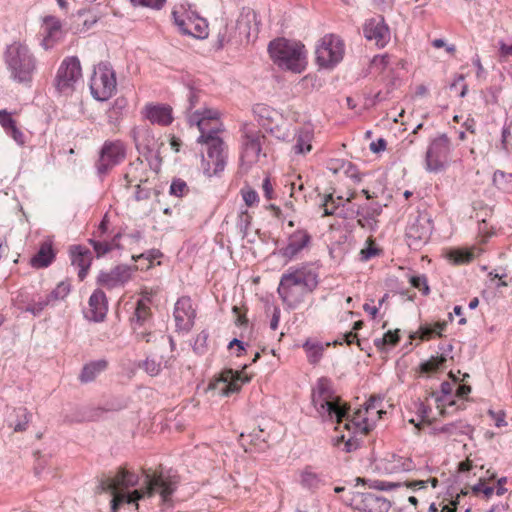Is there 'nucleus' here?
<instances>
[{
    "instance_id": "6e6552de",
    "label": "nucleus",
    "mask_w": 512,
    "mask_h": 512,
    "mask_svg": "<svg viewBox=\"0 0 512 512\" xmlns=\"http://www.w3.org/2000/svg\"><path fill=\"white\" fill-rule=\"evenodd\" d=\"M344 54V41L335 34L324 35L316 45V62L325 69L334 68L343 60Z\"/></svg>"
},
{
    "instance_id": "052dcab7",
    "label": "nucleus",
    "mask_w": 512,
    "mask_h": 512,
    "mask_svg": "<svg viewBox=\"0 0 512 512\" xmlns=\"http://www.w3.org/2000/svg\"><path fill=\"white\" fill-rule=\"evenodd\" d=\"M430 484L433 488H436L438 486V479L435 478V477H431L427 480H417V481H413L409 484H407L406 486L407 487H413V488H418V489H423V488H426L427 487V484Z\"/></svg>"
},
{
    "instance_id": "58836bf2",
    "label": "nucleus",
    "mask_w": 512,
    "mask_h": 512,
    "mask_svg": "<svg viewBox=\"0 0 512 512\" xmlns=\"http://www.w3.org/2000/svg\"><path fill=\"white\" fill-rule=\"evenodd\" d=\"M400 341L399 330H389L381 338L374 340V345L379 350H384L387 346H395Z\"/></svg>"
},
{
    "instance_id": "dca6fc26",
    "label": "nucleus",
    "mask_w": 512,
    "mask_h": 512,
    "mask_svg": "<svg viewBox=\"0 0 512 512\" xmlns=\"http://www.w3.org/2000/svg\"><path fill=\"white\" fill-rule=\"evenodd\" d=\"M266 138L260 133L246 134L243 141V149L240 157L241 166L245 169L250 168L260 160V157H266Z\"/></svg>"
},
{
    "instance_id": "7c9ffc66",
    "label": "nucleus",
    "mask_w": 512,
    "mask_h": 512,
    "mask_svg": "<svg viewBox=\"0 0 512 512\" xmlns=\"http://www.w3.org/2000/svg\"><path fill=\"white\" fill-rule=\"evenodd\" d=\"M31 417L32 414L27 410V408H15L11 415V419L9 420V427L13 428L15 432L26 431Z\"/></svg>"
},
{
    "instance_id": "f8f14e48",
    "label": "nucleus",
    "mask_w": 512,
    "mask_h": 512,
    "mask_svg": "<svg viewBox=\"0 0 512 512\" xmlns=\"http://www.w3.org/2000/svg\"><path fill=\"white\" fill-rule=\"evenodd\" d=\"M98 493H110L111 512H117L119 506L128 503V471L122 467L114 477L102 479L97 486Z\"/></svg>"
},
{
    "instance_id": "338daca9",
    "label": "nucleus",
    "mask_w": 512,
    "mask_h": 512,
    "mask_svg": "<svg viewBox=\"0 0 512 512\" xmlns=\"http://www.w3.org/2000/svg\"><path fill=\"white\" fill-rule=\"evenodd\" d=\"M234 315L236 316V324L239 326L246 325L248 323V319L246 317V312H242V309L238 306H234L232 309Z\"/></svg>"
},
{
    "instance_id": "f257e3e1",
    "label": "nucleus",
    "mask_w": 512,
    "mask_h": 512,
    "mask_svg": "<svg viewBox=\"0 0 512 512\" xmlns=\"http://www.w3.org/2000/svg\"><path fill=\"white\" fill-rule=\"evenodd\" d=\"M188 124L198 128L197 143L206 146L201 157L203 173L207 177L220 175L227 164V146L219 135L223 131L220 112L211 108L196 110L189 114Z\"/></svg>"
},
{
    "instance_id": "4468645a",
    "label": "nucleus",
    "mask_w": 512,
    "mask_h": 512,
    "mask_svg": "<svg viewBox=\"0 0 512 512\" xmlns=\"http://www.w3.org/2000/svg\"><path fill=\"white\" fill-rule=\"evenodd\" d=\"M433 229L432 220L426 212L417 211L409 217L405 236L410 247L417 248L429 239Z\"/></svg>"
},
{
    "instance_id": "5fc2aeb1",
    "label": "nucleus",
    "mask_w": 512,
    "mask_h": 512,
    "mask_svg": "<svg viewBox=\"0 0 512 512\" xmlns=\"http://www.w3.org/2000/svg\"><path fill=\"white\" fill-rule=\"evenodd\" d=\"M142 367L150 376L158 375L161 370L160 363L153 359H146L143 362Z\"/></svg>"
},
{
    "instance_id": "a19ab883",
    "label": "nucleus",
    "mask_w": 512,
    "mask_h": 512,
    "mask_svg": "<svg viewBox=\"0 0 512 512\" xmlns=\"http://www.w3.org/2000/svg\"><path fill=\"white\" fill-rule=\"evenodd\" d=\"M448 256L455 264L470 263L475 257L473 249H454Z\"/></svg>"
},
{
    "instance_id": "9d476101",
    "label": "nucleus",
    "mask_w": 512,
    "mask_h": 512,
    "mask_svg": "<svg viewBox=\"0 0 512 512\" xmlns=\"http://www.w3.org/2000/svg\"><path fill=\"white\" fill-rule=\"evenodd\" d=\"M116 77L113 69L107 63H99L94 67L90 78L92 96L98 101H106L116 91Z\"/></svg>"
},
{
    "instance_id": "49530a36",
    "label": "nucleus",
    "mask_w": 512,
    "mask_h": 512,
    "mask_svg": "<svg viewBox=\"0 0 512 512\" xmlns=\"http://www.w3.org/2000/svg\"><path fill=\"white\" fill-rule=\"evenodd\" d=\"M380 399L371 397L369 401L365 404V407L362 408L364 411H367L368 415H373L375 417V421L382 417V414L385 412L379 407Z\"/></svg>"
},
{
    "instance_id": "ddd939ff",
    "label": "nucleus",
    "mask_w": 512,
    "mask_h": 512,
    "mask_svg": "<svg viewBox=\"0 0 512 512\" xmlns=\"http://www.w3.org/2000/svg\"><path fill=\"white\" fill-rule=\"evenodd\" d=\"M81 77L82 69L78 57H66L57 70L55 88L59 93L69 95L75 90V85Z\"/></svg>"
},
{
    "instance_id": "473e14b6",
    "label": "nucleus",
    "mask_w": 512,
    "mask_h": 512,
    "mask_svg": "<svg viewBox=\"0 0 512 512\" xmlns=\"http://www.w3.org/2000/svg\"><path fill=\"white\" fill-rule=\"evenodd\" d=\"M108 366V363L104 359L92 361L86 365H84L81 374L79 376V379L83 383H88L93 380L101 373L103 372Z\"/></svg>"
},
{
    "instance_id": "6e6d98bb",
    "label": "nucleus",
    "mask_w": 512,
    "mask_h": 512,
    "mask_svg": "<svg viewBox=\"0 0 512 512\" xmlns=\"http://www.w3.org/2000/svg\"><path fill=\"white\" fill-rule=\"evenodd\" d=\"M241 194H242L245 204L249 207L256 205L259 201L258 194L255 190L243 189L241 191Z\"/></svg>"
},
{
    "instance_id": "393cba45",
    "label": "nucleus",
    "mask_w": 512,
    "mask_h": 512,
    "mask_svg": "<svg viewBox=\"0 0 512 512\" xmlns=\"http://www.w3.org/2000/svg\"><path fill=\"white\" fill-rule=\"evenodd\" d=\"M88 310L85 317L94 322L103 321L107 311V299L105 293L101 289H96L89 298Z\"/></svg>"
},
{
    "instance_id": "a18cd8bd",
    "label": "nucleus",
    "mask_w": 512,
    "mask_h": 512,
    "mask_svg": "<svg viewBox=\"0 0 512 512\" xmlns=\"http://www.w3.org/2000/svg\"><path fill=\"white\" fill-rule=\"evenodd\" d=\"M447 359L444 355L432 356L429 360L421 364V371L424 373H434L441 369Z\"/></svg>"
},
{
    "instance_id": "2eb2a0df",
    "label": "nucleus",
    "mask_w": 512,
    "mask_h": 512,
    "mask_svg": "<svg viewBox=\"0 0 512 512\" xmlns=\"http://www.w3.org/2000/svg\"><path fill=\"white\" fill-rule=\"evenodd\" d=\"M108 231V219L105 215L102 221L100 222L98 228L93 233V237L88 240L89 244L93 247L94 252L98 258L104 256L108 252L114 249H123L120 245V239L122 237V233H116L110 240L107 235Z\"/></svg>"
},
{
    "instance_id": "39448f33",
    "label": "nucleus",
    "mask_w": 512,
    "mask_h": 512,
    "mask_svg": "<svg viewBox=\"0 0 512 512\" xmlns=\"http://www.w3.org/2000/svg\"><path fill=\"white\" fill-rule=\"evenodd\" d=\"M343 422V424L341 423L340 430H337L341 435L335 438L334 445L340 447L343 444V450L351 452L359 446L357 436H365L373 428L375 417L368 415L367 411L360 408L352 416H348L346 413L345 417H343Z\"/></svg>"
},
{
    "instance_id": "5701e85b",
    "label": "nucleus",
    "mask_w": 512,
    "mask_h": 512,
    "mask_svg": "<svg viewBox=\"0 0 512 512\" xmlns=\"http://www.w3.org/2000/svg\"><path fill=\"white\" fill-rule=\"evenodd\" d=\"M196 316L192 305V300L187 297H181L177 300L174 308V318L176 325L180 329L189 330Z\"/></svg>"
},
{
    "instance_id": "f704fd0d",
    "label": "nucleus",
    "mask_w": 512,
    "mask_h": 512,
    "mask_svg": "<svg viewBox=\"0 0 512 512\" xmlns=\"http://www.w3.org/2000/svg\"><path fill=\"white\" fill-rule=\"evenodd\" d=\"M433 405L435 406L434 401L431 399V394L425 398V401L415 403L416 413L420 418V422L431 423L437 416H440L438 411L436 413L433 412Z\"/></svg>"
},
{
    "instance_id": "4be33fe9",
    "label": "nucleus",
    "mask_w": 512,
    "mask_h": 512,
    "mask_svg": "<svg viewBox=\"0 0 512 512\" xmlns=\"http://www.w3.org/2000/svg\"><path fill=\"white\" fill-rule=\"evenodd\" d=\"M251 376H248L243 371L233 369H225L221 372L219 381L223 383L221 391L223 395H230L240 391L242 386L250 382Z\"/></svg>"
},
{
    "instance_id": "6ab92c4d",
    "label": "nucleus",
    "mask_w": 512,
    "mask_h": 512,
    "mask_svg": "<svg viewBox=\"0 0 512 512\" xmlns=\"http://www.w3.org/2000/svg\"><path fill=\"white\" fill-rule=\"evenodd\" d=\"M306 274L305 267H300L289 268L281 276L278 293L285 302L290 304L296 302L293 299V290L295 287L306 286Z\"/></svg>"
},
{
    "instance_id": "9b49d317",
    "label": "nucleus",
    "mask_w": 512,
    "mask_h": 512,
    "mask_svg": "<svg viewBox=\"0 0 512 512\" xmlns=\"http://www.w3.org/2000/svg\"><path fill=\"white\" fill-rule=\"evenodd\" d=\"M451 150L452 143L445 134L434 138L426 151L425 169L431 173L443 171L450 162Z\"/></svg>"
},
{
    "instance_id": "4d7b16f0",
    "label": "nucleus",
    "mask_w": 512,
    "mask_h": 512,
    "mask_svg": "<svg viewBox=\"0 0 512 512\" xmlns=\"http://www.w3.org/2000/svg\"><path fill=\"white\" fill-rule=\"evenodd\" d=\"M6 134L13 138V140L19 144L24 145L25 143V136L23 132L14 124L9 129L5 130Z\"/></svg>"
},
{
    "instance_id": "3c124183",
    "label": "nucleus",
    "mask_w": 512,
    "mask_h": 512,
    "mask_svg": "<svg viewBox=\"0 0 512 512\" xmlns=\"http://www.w3.org/2000/svg\"><path fill=\"white\" fill-rule=\"evenodd\" d=\"M390 63V56L388 54L376 55L371 60V68L377 73H382Z\"/></svg>"
},
{
    "instance_id": "412c9836",
    "label": "nucleus",
    "mask_w": 512,
    "mask_h": 512,
    "mask_svg": "<svg viewBox=\"0 0 512 512\" xmlns=\"http://www.w3.org/2000/svg\"><path fill=\"white\" fill-rule=\"evenodd\" d=\"M355 507L364 512H388L390 503L374 493H357L353 497Z\"/></svg>"
},
{
    "instance_id": "20e7f679",
    "label": "nucleus",
    "mask_w": 512,
    "mask_h": 512,
    "mask_svg": "<svg viewBox=\"0 0 512 512\" xmlns=\"http://www.w3.org/2000/svg\"><path fill=\"white\" fill-rule=\"evenodd\" d=\"M312 403L322 418L335 419L337 422L336 430H340L343 417L346 414V407L341 405V399L334 393L329 379H318L312 392Z\"/></svg>"
},
{
    "instance_id": "09e8293b",
    "label": "nucleus",
    "mask_w": 512,
    "mask_h": 512,
    "mask_svg": "<svg viewBox=\"0 0 512 512\" xmlns=\"http://www.w3.org/2000/svg\"><path fill=\"white\" fill-rule=\"evenodd\" d=\"M472 493L475 496H482L485 499H489L494 493V488L488 486L485 481H479L476 485L471 487Z\"/></svg>"
},
{
    "instance_id": "aec40b11",
    "label": "nucleus",
    "mask_w": 512,
    "mask_h": 512,
    "mask_svg": "<svg viewBox=\"0 0 512 512\" xmlns=\"http://www.w3.org/2000/svg\"><path fill=\"white\" fill-rule=\"evenodd\" d=\"M141 115L151 124L169 126L174 121L173 109L164 103H147L141 110Z\"/></svg>"
},
{
    "instance_id": "0e129e2a",
    "label": "nucleus",
    "mask_w": 512,
    "mask_h": 512,
    "mask_svg": "<svg viewBox=\"0 0 512 512\" xmlns=\"http://www.w3.org/2000/svg\"><path fill=\"white\" fill-rule=\"evenodd\" d=\"M432 46L436 49H440L442 47L445 48L446 52L450 55H454L456 52V46L454 44L447 45L442 39H435L431 42Z\"/></svg>"
},
{
    "instance_id": "de8ad7c7",
    "label": "nucleus",
    "mask_w": 512,
    "mask_h": 512,
    "mask_svg": "<svg viewBox=\"0 0 512 512\" xmlns=\"http://www.w3.org/2000/svg\"><path fill=\"white\" fill-rule=\"evenodd\" d=\"M189 193V187L187 183L180 179H174L170 186V194L176 197H183Z\"/></svg>"
},
{
    "instance_id": "72a5a7b5",
    "label": "nucleus",
    "mask_w": 512,
    "mask_h": 512,
    "mask_svg": "<svg viewBox=\"0 0 512 512\" xmlns=\"http://www.w3.org/2000/svg\"><path fill=\"white\" fill-rule=\"evenodd\" d=\"M300 482L302 486L310 490H317L324 484V478L322 474L315 472L312 467L308 466L302 470Z\"/></svg>"
},
{
    "instance_id": "1a4fd4ad",
    "label": "nucleus",
    "mask_w": 512,
    "mask_h": 512,
    "mask_svg": "<svg viewBox=\"0 0 512 512\" xmlns=\"http://www.w3.org/2000/svg\"><path fill=\"white\" fill-rule=\"evenodd\" d=\"M152 292L145 291L141 299L137 301L133 319H130L133 332L137 341L150 343L154 338L151 331V297Z\"/></svg>"
},
{
    "instance_id": "cd10ccee",
    "label": "nucleus",
    "mask_w": 512,
    "mask_h": 512,
    "mask_svg": "<svg viewBox=\"0 0 512 512\" xmlns=\"http://www.w3.org/2000/svg\"><path fill=\"white\" fill-rule=\"evenodd\" d=\"M128 280V266L118 265L110 272L101 271L97 277V283L107 288L123 285Z\"/></svg>"
},
{
    "instance_id": "f3484780",
    "label": "nucleus",
    "mask_w": 512,
    "mask_h": 512,
    "mask_svg": "<svg viewBox=\"0 0 512 512\" xmlns=\"http://www.w3.org/2000/svg\"><path fill=\"white\" fill-rule=\"evenodd\" d=\"M126 156L125 144L119 140L106 141L100 151L96 163L99 175H105L113 166L120 163Z\"/></svg>"
},
{
    "instance_id": "c85d7f7f",
    "label": "nucleus",
    "mask_w": 512,
    "mask_h": 512,
    "mask_svg": "<svg viewBox=\"0 0 512 512\" xmlns=\"http://www.w3.org/2000/svg\"><path fill=\"white\" fill-rule=\"evenodd\" d=\"M452 385L448 382H444L441 385V393L431 392V399L434 401L435 409L438 410L440 416L447 414V407L455 405L454 399L451 396Z\"/></svg>"
},
{
    "instance_id": "bb28decb",
    "label": "nucleus",
    "mask_w": 512,
    "mask_h": 512,
    "mask_svg": "<svg viewBox=\"0 0 512 512\" xmlns=\"http://www.w3.org/2000/svg\"><path fill=\"white\" fill-rule=\"evenodd\" d=\"M70 256L72 265L79 268L78 277L83 281L87 276L88 270L92 262V253L84 246L77 245L70 248Z\"/></svg>"
},
{
    "instance_id": "bf43d9fd",
    "label": "nucleus",
    "mask_w": 512,
    "mask_h": 512,
    "mask_svg": "<svg viewBox=\"0 0 512 512\" xmlns=\"http://www.w3.org/2000/svg\"><path fill=\"white\" fill-rule=\"evenodd\" d=\"M488 415L494 420L496 427H504L507 425V422L505 420L506 413L503 410H500V411L489 410Z\"/></svg>"
},
{
    "instance_id": "680f3d73",
    "label": "nucleus",
    "mask_w": 512,
    "mask_h": 512,
    "mask_svg": "<svg viewBox=\"0 0 512 512\" xmlns=\"http://www.w3.org/2000/svg\"><path fill=\"white\" fill-rule=\"evenodd\" d=\"M0 124L4 130H7L16 124V121L12 118L11 113L3 109L0 110Z\"/></svg>"
},
{
    "instance_id": "c03bdc74",
    "label": "nucleus",
    "mask_w": 512,
    "mask_h": 512,
    "mask_svg": "<svg viewBox=\"0 0 512 512\" xmlns=\"http://www.w3.org/2000/svg\"><path fill=\"white\" fill-rule=\"evenodd\" d=\"M71 284L69 281H61L57 286L47 295L51 303L63 300L70 293Z\"/></svg>"
},
{
    "instance_id": "2f4dec72",
    "label": "nucleus",
    "mask_w": 512,
    "mask_h": 512,
    "mask_svg": "<svg viewBox=\"0 0 512 512\" xmlns=\"http://www.w3.org/2000/svg\"><path fill=\"white\" fill-rule=\"evenodd\" d=\"M313 134L308 129H301L295 136V143L292 146V151L296 155H305L312 149Z\"/></svg>"
},
{
    "instance_id": "4c0bfd02",
    "label": "nucleus",
    "mask_w": 512,
    "mask_h": 512,
    "mask_svg": "<svg viewBox=\"0 0 512 512\" xmlns=\"http://www.w3.org/2000/svg\"><path fill=\"white\" fill-rule=\"evenodd\" d=\"M446 328V322H436L433 325L425 324L419 328V337L421 340H429L435 336L441 337Z\"/></svg>"
},
{
    "instance_id": "774afa93",
    "label": "nucleus",
    "mask_w": 512,
    "mask_h": 512,
    "mask_svg": "<svg viewBox=\"0 0 512 512\" xmlns=\"http://www.w3.org/2000/svg\"><path fill=\"white\" fill-rule=\"evenodd\" d=\"M362 210L365 211L366 216L368 218H375V217L379 216L382 212L381 206L378 204L367 206V207H362Z\"/></svg>"
},
{
    "instance_id": "f03ea898",
    "label": "nucleus",
    "mask_w": 512,
    "mask_h": 512,
    "mask_svg": "<svg viewBox=\"0 0 512 512\" xmlns=\"http://www.w3.org/2000/svg\"><path fill=\"white\" fill-rule=\"evenodd\" d=\"M3 59L10 79L24 86H31L37 71V58L27 44L15 41L8 45Z\"/></svg>"
},
{
    "instance_id": "37998d69",
    "label": "nucleus",
    "mask_w": 512,
    "mask_h": 512,
    "mask_svg": "<svg viewBox=\"0 0 512 512\" xmlns=\"http://www.w3.org/2000/svg\"><path fill=\"white\" fill-rule=\"evenodd\" d=\"M343 197L339 196L334 198L332 194H328L324 196L323 203L321 207L324 211V216L333 215L340 205H343Z\"/></svg>"
},
{
    "instance_id": "0eeeda50",
    "label": "nucleus",
    "mask_w": 512,
    "mask_h": 512,
    "mask_svg": "<svg viewBox=\"0 0 512 512\" xmlns=\"http://www.w3.org/2000/svg\"><path fill=\"white\" fill-rule=\"evenodd\" d=\"M175 25L180 32L195 38L204 39L208 36V23L188 4L176 5L172 11Z\"/></svg>"
},
{
    "instance_id": "a211bd4d",
    "label": "nucleus",
    "mask_w": 512,
    "mask_h": 512,
    "mask_svg": "<svg viewBox=\"0 0 512 512\" xmlns=\"http://www.w3.org/2000/svg\"><path fill=\"white\" fill-rule=\"evenodd\" d=\"M312 242L311 234L305 229H297L287 238V243L279 248L277 254L284 259L285 263L296 259L305 249H308Z\"/></svg>"
},
{
    "instance_id": "7ed1b4c3",
    "label": "nucleus",
    "mask_w": 512,
    "mask_h": 512,
    "mask_svg": "<svg viewBox=\"0 0 512 512\" xmlns=\"http://www.w3.org/2000/svg\"><path fill=\"white\" fill-rule=\"evenodd\" d=\"M269 55L280 69L301 73L308 64L305 45L298 41L278 38L270 42Z\"/></svg>"
},
{
    "instance_id": "c9c22d12",
    "label": "nucleus",
    "mask_w": 512,
    "mask_h": 512,
    "mask_svg": "<svg viewBox=\"0 0 512 512\" xmlns=\"http://www.w3.org/2000/svg\"><path fill=\"white\" fill-rule=\"evenodd\" d=\"M160 256L159 251H149L139 255H132V260L135 262L134 268L136 270L145 271L152 267L153 261Z\"/></svg>"
},
{
    "instance_id": "a878e982",
    "label": "nucleus",
    "mask_w": 512,
    "mask_h": 512,
    "mask_svg": "<svg viewBox=\"0 0 512 512\" xmlns=\"http://www.w3.org/2000/svg\"><path fill=\"white\" fill-rule=\"evenodd\" d=\"M43 28L44 37L41 41V46L48 50L61 38L62 24L57 17L48 15L43 18Z\"/></svg>"
},
{
    "instance_id": "8fccbe9b",
    "label": "nucleus",
    "mask_w": 512,
    "mask_h": 512,
    "mask_svg": "<svg viewBox=\"0 0 512 512\" xmlns=\"http://www.w3.org/2000/svg\"><path fill=\"white\" fill-rule=\"evenodd\" d=\"M498 47V59L500 62H506L512 58V42L506 43L504 40H499L497 43Z\"/></svg>"
},
{
    "instance_id": "ea45409f",
    "label": "nucleus",
    "mask_w": 512,
    "mask_h": 512,
    "mask_svg": "<svg viewBox=\"0 0 512 512\" xmlns=\"http://www.w3.org/2000/svg\"><path fill=\"white\" fill-rule=\"evenodd\" d=\"M380 253L381 249L377 247L374 238L370 236L366 240V247L362 248L359 252V260L361 262H367L380 255Z\"/></svg>"
},
{
    "instance_id": "13d9d810",
    "label": "nucleus",
    "mask_w": 512,
    "mask_h": 512,
    "mask_svg": "<svg viewBox=\"0 0 512 512\" xmlns=\"http://www.w3.org/2000/svg\"><path fill=\"white\" fill-rule=\"evenodd\" d=\"M6 134L13 138V140L19 144L24 145L25 143V136L23 132L14 124L9 129L5 130Z\"/></svg>"
},
{
    "instance_id": "b1692460",
    "label": "nucleus",
    "mask_w": 512,
    "mask_h": 512,
    "mask_svg": "<svg viewBox=\"0 0 512 512\" xmlns=\"http://www.w3.org/2000/svg\"><path fill=\"white\" fill-rule=\"evenodd\" d=\"M364 35L378 47H384L390 40L389 28L382 19L369 20L364 26Z\"/></svg>"
},
{
    "instance_id": "e2e57ef3",
    "label": "nucleus",
    "mask_w": 512,
    "mask_h": 512,
    "mask_svg": "<svg viewBox=\"0 0 512 512\" xmlns=\"http://www.w3.org/2000/svg\"><path fill=\"white\" fill-rule=\"evenodd\" d=\"M132 3H138L142 6L152 9H161L166 0H130Z\"/></svg>"
},
{
    "instance_id": "603ef678",
    "label": "nucleus",
    "mask_w": 512,
    "mask_h": 512,
    "mask_svg": "<svg viewBox=\"0 0 512 512\" xmlns=\"http://www.w3.org/2000/svg\"><path fill=\"white\" fill-rule=\"evenodd\" d=\"M49 304H51V301L46 297L43 300L29 303L26 307V311L32 313L34 316H38Z\"/></svg>"
},
{
    "instance_id": "423d86ee",
    "label": "nucleus",
    "mask_w": 512,
    "mask_h": 512,
    "mask_svg": "<svg viewBox=\"0 0 512 512\" xmlns=\"http://www.w3.org/2000/svg\"><path fill=\"white\" fill-rule=\"evenodd\" d=\"M143 487L130 491V504H135L138 508L137 501L145 496H152L154 493H158L161 496L163 502H168L171 499L172 494L176 490L177 482L171 477H166L162 474L150 475L144 473Z\"/></svg>"
},
{
    "instance_id": "e433bc0d",
    "label": "nucleus",
    "mask_w": 512,
    "mask_h": 512,
    "mask_svg": "<svg viewBox=\"0 0 512 512\" xmlns=\"http://www.w3.org/2000/svg\"><path fill=\"white\" fill-rule=\"evenodd\" d=\"M134 139L136 148L139 151V153L145 159H148L155 145L153 137L146 131L143 135H136Z\"/></svg>"
},
{
    "instance_id": "79ce46f5",
    "label": "nucleus",
    "mask_w": 512,
    "mask_h": 512,
    "mask_svg": "<svg viewBox=\"0 0 512 512\" xmlns=\"http://www.w3.org/2000/svg\"><path fill=\"white\" fill-rule=\"evenodd\" d=\"M306 351L308 361L312 364H316L322 357L323 346L317 342L306 341L303 345Z\"/></svg>"
},
{
    "instance_id": "c756f323",
    "label": "nucleus",
    "mask_w": 512,
    "mask_h": 512,
    "mask_svg": "<svg viewBox=\"0 0 512 512\" xmlns=\"http://www.w3.org/2000/svg\"><path fill=\"white\" fill-rule=\"evenodd\" d=\"M55 253L52 245L49 243H43L38 252L31 258V265L35 268H46L54 260Z\"/></svg>"
},
{
    "instance_id": "864d4df0",
    "label": "nucleus",
    "mask_w": 512,
    "mask_h": 512,
    "mask_svg": "<svg viewBox=\"0 0 512 512\" xmlns=\"http://www.w3.org/2000/svg\"><path fill=\"white\" fill-rule=\"evenodd\" d=\"M410 284L417 288L418 290L422 291L424 295H428L430 292L429 286L427 284V279L425 276H412L410 278Z\"/></svg>"
},
{
    "instance_id": "69168bd1",
    "label": "nucleus",
    "mask_w": 512,
    "mask_h": 512,
    "mask_svg": "<svg viewBox=\"0 0 512 512\" xmlns=\"http://www.w3.org/2000/svg\"><path fill=\"white\" fill-rule=\"evenodd\" d=\"M439 431L441 433H445L448 435H457L458 433H462L461 427L457 423H449L442 426Z\"/></svg>"
}]
</instances>
